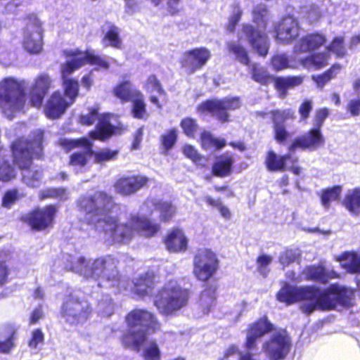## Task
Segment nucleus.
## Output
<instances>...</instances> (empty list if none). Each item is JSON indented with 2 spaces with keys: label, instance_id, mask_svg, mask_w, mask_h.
Masks as SVG:
<instances>
[{
  "label": "nucleus",
  "instance_id": "obj_1",
  "mask_svg": "<svg viewBox=\"0 0 360 360\" xmlns=\"http://www.w3.org/2000/svg\"><path fill=\"white\" fill-rule=\"evenodd\" d=\"M78 206L84 214L83 220L98 232L100 240L108 244H126L136 233L151 237L160 230L159 224L144 217L134 215L127 222H118L113 214L118 208L112 197L103 192L81 197Z\"/></svg>",
  "mask_w": 360,
  "mask_h": 360
},
{
  "label": "nucleus",
  "instance_id": "obj_2",
  "mask_svg": "<svg viewBox=\"0 0 360 360\" xmlns=\"http://www.w3.org/2000/svg\"><path fill=\"white\" fill-rule=\"evenodd\" d=\"M353 295L348 288L333 284L326 289L315 286L297 287L285 284L277 293V299L287 304L302 301L301 311L310 314L316 309L329 310L347 304Z\"/></svg>",
  "mask_w": 360,
  "mask_h": 360
},
{
  "label": "nucleus",
  "instance_id": "obj_3",
  "mask_svg": "<svg viewBox=\"0 0 360 360\" xmlns=\"http://www.w3.org/2000/svg\"><path fill=\"white\" fill-rule=\"evenodd\" d=\"M43 131L37 129L33 132V139L20 138L11 143L13 161L22 170V181L27 186L36 187L39 185L41 171L30 168L32 160L39 158L42 154Z\"/></svg>",
  "mask_w": 360,
  "mask_h": 360
},
{
  "label": "nucleus",
  "instance_id": "obj_4",
  "mask_svg": "<svg viewBox=\"0 0 360 360\" xmlns=\"http://www.w3.org/2000/svg\"><path fill=\"white\" fill-rule=\"evenodd\" d=\"M64 54L67 58L66 62L61 66L64 97L72 105L79 95V86L77 80L68 78V76L86 63L96 65L100 69L108 70L109 61L105 57L96 55L92 50L82 52L77 49H70L65 51Z\"/></svg>",
  "mask_w": 360,
  "mask_h": 360
},
{
  "label": "nucleus",
  "instance_id": "obj_5",
  "mask_svg": "<svg viewBox=\"0 0 360 360\" xmlns=\"http://www.w3.org/2000/svg\"><path fill=\"white\" fill-rule=\"evenodd\" d=\"M129 328L128 333L122 338L124 347L135 351H140L143 342L146 341V329L155 331L159 328V323L150 311L136 309L131 311L126 316Z\"/></svg>",
  "mask_w": 360,
  "mask_h": 360
},
{
  "label": "nucleus",
  "instance_id": "obj_6",
  "mask_svg": "<svg viewBox=\"0 0 360 360\" xmlns=\"http://www.w3.org/2000/svg\"><path fill=\"white\" fill-rule=\"evenodd\" d=\"M64 259L65 269L79 273L86 278H105L111 280L117 275V262L110 255L87 262L82 256L66 255Z\"/></svg>",
  "mask_w": 360,
  "mask_h": 360
},
{
  "label": "nucleus",
  "instance_id": "obj_7",
  "mask_svg": "<svg viewBox=\"0 0 360 360\" xmlns=\"http://www.w3.org/2000/svg\"><path fill=\"white\" fill-rule=\"evenodd\" d=\"M188 300V291L175 280L165 283L154 298V305L163 315H174L184 307Z\"/></svg>",
  "mask_w": 360,
  "mask_h": 360
},
{
  "label": "nucleus",
  "instance_id": "obj_8",
  "mask_svg": "<svg viewBox=\"0 0 360 360\" xmlns=\"http://www.w3.org/2000/svg\"><path fill=\"white\" fill-rule=\"evenodd\" d=\"M23 80L8 77L0 81V108L9 119L19 112L25 105Z\"/></svg>",
  "mask_w": 360,
  "mask_h": 360
},
{
  "label": "nucleus",
  "instance_id": "obj_9",
  "mask_svg": "<svg viewBox=\"0 0 360 360\" xmlns=\"http://www.w3.org/2000/svg\"><path fill=\"white\" fill-rule=\"evenodd\" d=\"M252 20L258 26L255 30L249 24L243 25L238 34L239 41L247 39L252 48L262 56H265L269 50V42L266 34L260 29L264 30L268 20V12L265 5H257L252 11Z\"/></svg>",
  "mask_w": 360,
  "mask_h": 360
},
{
  "label": "nucleus",
  "instance_id": "obj_10",
  "mask_svg": "<svg viewBox=\"0 0 360 360\" xmlns=\"http://www.w3.org/2000/svg\"><path fill=\"white\" fill-rule=\"evenodd\" d=\"M291 348V340L285 330L274 331L265 341L262 352L268 360H284Z\"/></svg>",
  "mask_w": 360,
  "mask_h": 360
},
{
  "label": "nucleus",
  "instance_id": "obj_11",
  "mask_svg": "<svg viewBox=\"0 0 360 360\" xmlns=\"http://www.w3.org/2000/svg\"><path fill=\"white\" fill-rule=\"evenodd\" d=\"M113 117L110 114L100 115L98 108H90L86 113L80 115L79 123L89 126L98 120L96 129L90 132V136L94 139L104 141L114 132V127L111 122V119Z\"/></svg>",
  "mask_w": 360,
  "mask_h": 360
},
{
  "label": "nucleus",
  "instance_id": "obj_12",
  "mask_svg": "<svg viewBox=\"0 0 360 360\" xmlns=\"http://www.w3.org/2000/svg\"><path fill=\"white\" fill-rule=\"evenodd\" d=\"M43 34L42 22L35 14H30L23 32L24 49L32 54L39 53L43 49Z\"/></svg>",
  "mask_w": 360,
  "mask_h": 360
},
{
  "label": "nucleus",
  "instance_id": "obj_13",
  "mask_svg": "<svg viewBox=\"0 0 360 360\" xmlns=\"http://www.w3.org/2000/svg\"><path fill=\"white\" fill-rule=\"evenodd\" d=\"M59 145L66 150L79 147L84 148V152L74 153L70 158L69 164L77 172L82 170L93 154L92 144L86 138L77 139H61L59 140Z\"/></svg>",
  "mask_w": 360,
  "mask_h": 360
},
{
  "label": "nucleus",
  "instance_id": "obj_14",
  "mask_svg": "<svg viewBox=\"0 0 360 360\" xmlns=\"http://www.w3.org/2000/svg\"><path fill=\"white\" fill-rule=\"evenodd\" d=\"M91 309L86 300H79L75 295H71L64 302L62 315L70 324L84 323L89 317Z\"/></svg>",
  "mask_w": 360,
  "mask_h": 360
},
{
  "label": "nucleus",
  "instance_id": "obj_15",
  "mask_svg": "<svg viewBox=\"0 0 360 360\" xmlns=\"http://www.w3.org/2000/svg\"><path fill=\"white\" fill-rule=\"evenodd\" d=\"M218 259L215 253L208 249L200 250L193 261V274L200 281H206L217 271Z\"/></svg>",
  "mask_w": 360,
  "mask_h": 360
},
{
  "label": "nucleus",
  "instance_id": "obj_16",
  "mask_svg": "<svg viewBox=\"0 0 360 360\" xmlns=\"http://www.w3.org/2000/svg\"><path fill=\"white\" fill-rule=\"evenodd\" d=\"M240 106V101L238 98H226L223 100H211L202 103L198 105V110L201 112H210L224 122L228 121L229 118L226 111L236 110Z\"/></svg>",
  "mask_w": 360,
  "mask_h": 360
},
{
  "label": "nucleus",
  "instance_id": "obj_17",
  "mask_svg": "<svg viewBox=\"0 0 360 360\" xmlns=\"http://www.w3.org/2000/svg\"><path fill=\"white\" fill-rule=\"evenodd\" d=\"M211 56L210 51L206 48H196L184 53L181 64L189 73H193L203 67Z\"/></svg>",
  "mask_w": 360,
  "mask_h": 360
},
{
  "label": "nucleus",
  "instance_id": "obj_18",
  "mask_svg": "<svg viewBox=\"0 0 360 360\" xmlns=\"http://www.w3.org/2000/svg\"><path fill=\"white\" fill-rule=\"evenodd\" d=\"M56 212V208L49 205L42 209L36 210L24 217V220L29 224L32 229L41 231L52 225Z\"/></svg>",
  "mask_w": 360,
  "mask_h": 360
},
{
  "label": "nucleus",
  "instance_id": "obj_19",
  "mask_svg": "<svg viewBox=\"0 0 360 360\" xmlns=\"http://www.w3.org/2000/svg\"><path fill=\"white\" fill-rule=\"evenodd\" d=\"M276 39L278 43L290 44L295 39L300 32L297 19L292 16H287L276 27Z\"/></svg>",
  "mask_w": 360,
  "mask_h": 360
},
{
  "label": "nucleus",
  "instance_id": "obj_20",
  "mask_svg": "<svg viewBox=\"0 0 360 360\" xmlns=\"http://www.w3.org/2000/svg\"><path fill=\"white\" fill-rule=\"evenodd\" d=\"M72 105L59 91H54L47 99L44 113L49 119L60 117Z\"/></svg>",
  "mask_w": 360,
  "mask_h": 360
},
{
  "label": "nucleus",
  "instance_id": "obj_21",
  "mask_svg": "<svg viewBox=\"0 0 360 360\" xmlns=\"http://www.w3.org/2000/svg\"><path fill=\"white\" fill-rule=\"evenodd\" d=\"M324 143V138L321 129L314 127L305 135L297 138L290 146V151L297 148L316 150Z\"/></svg>",
  "mask_w": 360,
  "mask_h": 360
},
{
  "label": "nucleus",
  "instance_id": "obj_22",
  "mask_svg": "<svg viewBox=\"0 0 360 360\" xmlns=\"http://www.w3.org/2000/svg\"><path fill=\"white\" fill-rule=\"evenodd\" d=\"M273 330V325L265 318L251 324L246 337V348L250 351L257 347V341Z\"/></svg>",
  "mask_w": 360,
  "mask_h": 360
},
{
  "label": "nucleus",
  "instance_id": "obj_23",
  "mask_svg": "<svg viewBox=\"0 0 360 360\" xmlns=\"http://www.w3.org/2000/svg\"><path fill=\"white\" fill-rule=\"evenodd\" d=\"M51 79L45 74L40 75L35 79L30 92V99L32 106L39 108L41 105L44 96L51 87Z\"/></svg>",
  "mask_w": 360,
  "mask_h": 360
},
{
  "label": "nucleus",
  "instance_id": "obj_24",
  "mask_svg": "<svg viewBox=\"0 0 360 360\" xmlns=\"http://www.w3.org/2000/svg\"><path fill=\"white\" fill-rule=\"evenodd\" d=\"M271 115L274 123V137L278 142L282 143L289 135L284 126V122L288 120L294 119L295 112L290 109H287L284 110L272 111Z\"/></svg>",
  "mask_w": 360,
  "mask_h": 360
},
{
  "label": "nucleus",
  "instance_id": "obj_25",
  "mask_svg": "<svg viewBox=\"0 0 360 360\" xmlns=\"http://www.w3.org/2000/svg\"><path fill=\"white\" fill-rule=\"evenodd\" d=\"M148 182L143 176H132L118 180L115 184L117 192L123 195H130L142 188Z\"/></svg>",
  "mask_w": 360,
  "mask_h": 360
},
{
  "label": "nucleus",
  "instance_id": "obj_26",
  "mask_svg": "<svg viewBox=\"0 0 360 360\" xmlns=\"http://www.w3.org/2000/svg\"><path fill=\"white\" fill-rule=\"evenodd\" d=\"M165 244L169 252H185L188 248V239L181 229H175L167 235Z\"/></svg>",
  "mask_w": 360,
  "mask_h": 360
},
{
  "label": "nucleus",
  "instance_id": "obj_27",
  "mask_svg": "<svg viewBox=\"0 0 360 360\" xmlns=\"http://www.w3.org/2000/svg\"><path fill=\"white\" fill-rule=\"evenodd\" d=\"M324 36L320 34H311L302 37L295 45L294 52L302 53L311 52L322 46L325 42Z\"/></svg>",
  "mask_w": 360,
  "mask_h": 360
},
{
  "label": "nucleus",
  "instance_id": "obj_28",
  "mask_svg": "<svg viewBox=\"0 0 360 360\" xmlns=\"http://www.w3.org/2000/svg\"><path fill=\"white\" fill-rule=\"evenodd\" d=\"M303 275L307 280L318 281L326 283L330 278H336L339 275L334 270L319 266H309L303 271Z\"/></svg>",
  "mask_w": 360,
  "mask_h": 360
},
{
  "label": "nucleus",
  "instance_id": "obj_29",
  "mask_svg": "<svg viewBox=\"0 0 360 360\" xmlns=\"http://www.w3.org/2000/svg\"><path fill=\"white\" fill-rule=\"evenodd\" d=\"M132 291L140 297L151 295L155 286V277L150 274L140 276L134 282Z\"/></svg>",
  "mask_w": 360,
  "mask_h": 360
},
{
  "label": "nucleus",
  "instance_id": "obj_30",
  "mask_svg": "<svg viewBox=\"0 0 360 360\" xmlns=\"http://www.w3.org/2000/svg\"><path fill=\"white\" fill-rule=\"evenodd\" d=\"M341 266L349 273H360V254L356 252H345L335 257Z\"/></svg>",
  "mask_w": 360,
  "mask_h": 360
},
{
  "label": "nucleus",
  "instance_id": "obj_31",
  "mask_svg": "<svg viewBox=\"0 0 360 360\" xmlns=\"http://www.w3.org/2000/svg\"><path fill=\"white\" fill-rule=\"evenodd\" d=\"M144 206L154 207L160 212V219L163 221H169L176 213V207L169 201H158L148 200Z\"/></svg>",
  "mask_w": 360,
  "mask_h": 360
},
{
  "label": "nucleus",
  "instance_id": "obj_32",
  "mask_svg": "<svg viewBox=\"0 0 360 360\" xmlns=\"http://www.w3.org/2000/svg\"><path fill=\"white\" fill-rule=\"evenodd\" d=\"M329 55L327 52L309 56L300 60V64L307 70H316L328 65Z\"/></svg>",
  "mask_w": 360,
  "mask_h": 360
},
{
  "label": "nucleus",
  "instance_id": "obj_33",
  "mask_svg": "<svg viewBox=\"0 0 360 360\" xmlns=\"http://www.w3.org/2000/svg\"><path fill=\"white\" fill-rule=\"evenodd\" d=\"M145 90L150 94V101L152 103L155 104L158 108H161L157 95L161 96L165 94V91L155 75H150L147 79L144 84Z\"/></svg>",
  "mask_w": 360,
  "mask_h": 360
},
{
  "label": "nucleus",
  "instance_id": "obj_34",
  "mask_svg": "<svg viewBox=\"0 0 360 360\" xmlns=\"http://www.w3.org/2000/svg\"><path fill=\"white\" fill-rule=\"evenodd\" d=\"M291 158L290 155L279 156L274 151H269L266 157L265 164L269 171H283L285 169L288 161Z\"/></svg>",
  "mask_w": 360,
  "mask_h": 360
},
{
  "label": "nucleus",
  "instance_id": "obj_35",
  "mask_svg": "<svg viewBox=\"0 0 360 360\" xmlns=\"http://www.w3.org/2000/svg\"><path fill=\"white\" fill-rule=\"evenodd\" d=\"M343 205L354 214L360 212V188L349 190L342 201Z\"/></svg>",
  "mask_w": 360,
  "mask_h": 360
},
{
  "label": "nucleus",
  "instance_id": "obj_36",
  "mask_svg": "<svg viewBox=\"0 0 360 360\" xmlns=\"http://www.w3.org/2000/svg\"><path fill=\"white\" fill-rule=\"evenodd\" d=\"M233 162V158L229 155H223L218 158L212 167L213 173L221 177L229 175Z\"/></svg>",
  "mask_w": 360,
  "mask_h": 360
},
{
  "label": "nucleus",
  "instance_id": "obj_37",
  "mask_svg": "<svg viewBox=\"0 0 360 360\" xmlns=\"http://www.w3.org/2000/svg\"><path fill=\"white\" fill-rule=\"evenodd\" d=\"M106 32L102 39V44L105 47L112 46L119 49L122 44L120 37V29L114 25L107 24Z\"/></svg>",
  "mask_w": 360,
  "mask_h": 360
},
{
  "label": "nucleus",
  "instance_id": "obj_38",
  "mask_svg": "<svg viewBox=\"0 0 360 360\" xmlns=\"http://www.w3.org/2000/svg\"><path fill=\"white\" fill-rule=\"evenodd\" d=\"M6 150L0 149V181H9L14 179L16 176V172L14 167L9 162L8 159H6Z\"/></svg>",
  "mask_w": 360,
  "mask_h": 360
},
{
  "label": "nucleus",
  "instance_id": "obj_39",
  "mask_svg": "<svg viewBox=\"0 0 360 360\" xmlns=\"http://www.w3.org/2000/svg\"><path fill=\"white\" fill-rule=\"evenodd\" d=\"M135 92H139V91L134 90L129 81L120 83L113 89L114 95L123 102L131 100L136 96Z\"/></svg>",
  "mask_w": 360,
  "mask_h": 360
},
{
  "label": "nucleus",
  "instance_id": "obj_40",
  "mask_svg": "<svg viewBox=\"0 0 360 360\" xmlns=\"http://www.w3.org/2000/svg\"><path fill=\"white\" fill-rule=\"evenodd\" d=\"M215 299L214 289L207 288L202 292L199 300V307L203 314H207L210 312L215 304Z\"/></svg>",
  "mask_w": 360,
  "mask_h": 360
},
{
  "label": "nucleus",
  "instance_id": "obj_41",
  "mask_svg": "<svg viewBox=\"0 0 360 360\" xmlns=\"http://www.w3.org/2000/svg\"><path fill=\"white\" fill-rule=\"evenodd\" d=\"M303 82L301 76L288 77H279L276 80V86L283 96L285 94V90L300 85Z\"/></svg>",
  "mask_w": 360,
  "mask_h": 360
},
{
  "label": "nucleus",
  "instance_id": "obj_42",
  "mask_svg": "<svg viewBox=\"0 0 360 360\" xmlns=\"http://www.w3.org/2000/svg\"><path fill=\"white\" fill-rule=\"evenodd\" d=\"M136 96L132 99V114L133 116L138 119H145L148 117V113L146 109V103L144 102L143 94L139 92H135Z\"/></svg>",
  "mask_w": 360,
  "mask_h": 360
},
{
  "label": "nucleus",
  "instance_id": "obj_43",
  "mask_svg": "<svg viewBox=\"0 0 360 360\" xmlns=\"http://www.w3.org/2000/svg\"><path fill=\"white\" fill-rule=\"evenodd\" d=\"M202 147L205 150L221 149L226 145L224 139H219L214 137L210 132L204 131L201 136Z\"/></svg>",
  "mask_w": 360,
  "mask_h": 360
},
{
  "label": "nucleus",
  "instance_id": "obj_44",
  "mask_svg": "<svg viewBox=\"0 0 360 360\" xmlns=\"http://www.w3.org/2000/svg\"><path fill=\"white\" fill-rule=\"evenodd\" d=\"M341 186H335L327 189L323 190L321 195V205L326 209L330 207L332 201L337 200L342 193Z\"/></svg>",
  "mask_w": 360,
  "mask_h": 360
},
{
  "label": "nucleus",
  "instance_id": "obj_45",
  "mask_svg": "<svg viewBox=\"0 0 360 360\" xmlns=\"http://www.w3.org/2000/svg\"><path fill=\"white\" fill-rule=\"evenodd\" d=\"M203 200L209 205L214 208L217 209L221 216L226 220H229L231 217V212L229 208L223 204L221 200L214 199L210 195H205L203 197Z\"/></svg>",
  "mask_w": 360,
  "mask_h": 360
},
{
  "label": "nucleus",
  "instance_id": "obj_46",
  "mask_svg": "<svg viewBox=\"0 0 360 360\" xmlns=\"http://www.w3.org/2000/svg\"><path fill=\"white\" fill-rule=\"evenodd\" d=\"M340 69L341 66L338 64H335L323 75L312 76V79L316 83L319 87L323 88L327 82H328L330 79L337 75Z\"/></svg>",
  "mask_w": 360,
  "mask_h": 360
},
{
  "label": "nucleus",
  "instance_id": "obj_47",
  "mask_svg": "<svg viewBox=\"0 0 360 360\" xmlns=\"http://www.w3.org/2000/svg\"><path fill=\"white\" fill-rule=\"evenodd\" d=\"M301 252L297 248L286 250L281 253L279 256V262L283 266H287L291 263L297 262L300 257Z\"/></svg>",
  "mask_w": 360,
  "mask_h": 360
},
{
  "label": "nucleus",
  "instance_id": "obj_48",
  "mask_svg": "<svg viewBox=\"0 0 360 360\" xmlns=\"http://www.w3.org/2000/svg\"><path fill=\"white\" fill-rule=\"evenodd\" d=\"M229 52L232 53L236 59L244 65H248L249 58L245 49L240 45L236 42L228 44Z\"/></svg>",
  "mask_w": 360,
  "mask_h": 360
},
{
  "label": "nucleus",
  "instance_id": "obj_49",
  "mask_svg": "<svg viewBox=\"0 0 360 360\" xmlns=\"http://www.w3.org/2000/svg\"><path fill=\"white\" fill-rule=\"evenodd\" d=\"M143 356L146 360L160 359L161 352L155 341L150 340L146 342L143 349Z\"/></svg>",
  "mask_w": 360,
  "mask_h": 360
},
{
  "label": "nucleus",
  "instance_id": "obj_50",
  "mask_svg": "<svg viewBox=\"0 0 360 360\" xmlns=\"http://www.w3.org/2000/svg\"><path fill=\"white\" fill-rule=\"evenodd\" d=\"M118 154L117 150H113L108 148L102 149L98 152H94L92 156L94 157V162L102 164L105 162L116 159Z\"/></svg>",
  "mask_w": 360,
  "mask_h": 360
},
{
  "label": "nucleus",
  "instance_id": "obj_51",
  "mask_svg": "<svg viewBox=\"0 0 360 360\" xmlns=\"http://www.w3.org/2000/svg\"><path fill=\"white\" fill-rule=\"evenodd\" d=\"M39 197L41 199L57 198L61 200H65L68 197L67 191L64 188H46L40 191Z\"/></svg>",
  "mask_w": 360,
  "mask_h": 360
},
{
  "label": "nucleus",
  "instance_id": "obj_52",
  "mask_svg": "<svg viewBox=\"0 0 360 360\" xmlns=\"http://www.w3.org/2000/svg\"><path fill=\"white\" fill-rule=\"evenodd\" d=\"M273 262V257L262 255L257 259V269L263 276H266L270 271L269 266Z\"/></svg>",
  "mask_w": 360,
  "mask_h": 360
},
{
  "label": "nucleus",
  "instance_id": "obj_53",
  "mask_svg": "<svg viewBox=\"0 0 360 360\" xmlns=\"http://www.w3.org/2000/svg\"><path fill=\"white\" fill-rule=\"evenodd\" d=\"M23 196L24 194L20 193L16 189L8 191L3 197L2 205L4 207L10 208L17 200Z\"/></svg>",
  "mask_w": 360,
  "mask_h": 360
},
{
  "label": "nucleus",
  "instance_id": "obj_54",
  "mask_svg": "<svg viewBox=\"0 0 360 360\" xmlns=\"http://www.w3.org/2000/svg\"><path fill=\"white\" fill-rule=\"evenodd\" d=\"M177 129H172L162 135V143L166 150L171 149L174 146L177 139Z\"/></svg>",
  "mask_w": 360,
  "mask_h": 360
},
{
  "label": "nucleus",
  "instance_id": "obj_55",
  "mask_svg": "<svg viewBox=\"0 0 360 360\" xmlns=\"http://www.w3.org/2000/svg\"><path fill=\"white\" fill-rule=\"evenodd\" d=\"M251 72L252 77L255 81L261 84H265L267 82L269 74L264 68L259 67L256 64H253L251 67Z\"/></svg>",
  "mask_w": 360,
  "mask_h": 360
},
{
  "label": "nucleus",
  "instance_id": "obj_56",
  "mask_svg": "<svg viewBox=\"0 0 360 360\" xmlns=\"http://www.w3.org/2000/svg\"><path fill=\"white\" fill-rule=\"evenodd\" d=\"M342 37H335L329 46L328 51L334 53L337 56H343L346 54V49L343 44Z\"/></svg>",
  "mask_w": 360,
  "mask_h": 360
},
{
  "label": "nucleus",
  "instance_id": "obj_57",
  "mask_svg": "<svg viewBox=\"0 0 360 360\" xmlns=\"http://www.w3.org/2000/svg\"><path fill=\"white\" fill-rule=\"evenodd\" d=\"M181 127L184 134L188 137H193L198 129L195 121L191 118L184 119L181 122Z\"/></svg>",
  "mask_w": 360,
  "mask_h": 360
},
{
  "label": "nucleus",
  "instance_id": "obj_58",
  "mask_svg": "<svg viewBox=\"0 0 360 360\" xmlns=\"http://www.w3.org/2000/svg\"><path fill=\"white\" fill-rule=\"evenodd\" d=\"M15 331L10 328L8 332V337L4 340H0V352L7 353L14 347V335Z\"/></svg>",
  "mask_w": 360,
  "mask_h": 360
},
{
  "label": "nucleus",
  "instance_id": "obj_59",
  "mask_svg": "<svg viewBox=\"0 0 360 360\" xmlns=\"http://www.w3.org/2000/svg\"><path fill=\"white\" fill-rule=\"evenodd\" d=\"M271 64L273 68L278 71L287 68H295L288 63V58L285 55H278L272 58Z\"/></svg>",
  "mask_w": 360,
  "mask_h": 360
},
{
  "label": "nucleus",
  "instance_id": "obj_60",
  "mask_svg": "<svg viewBox=\"0 0 360 360\" xmlns=\"http://www.w3.org/2000/svg\"><path fill=\"white\" fill-rule=\"evenodd\" d=\"M241 15L242 11L238 4H234L232 8L231 15L228 23V29L229 31L232 32L234 30L235 26L239 22Z\"/></svg>",
  "mask_w": 360,
  "mask_h": 360
},
{
  "label": "nucleus",
  "instance_id": "obj_61",
  "mask_svg": "<svg viewBox=\"0 0 360 360\" xmlns=\"http://www.w3.org/2000/svg\"><path fill=\"white\" fill-rule=\"evenodd\" d=\"M182 153L186 158L195 163L199 162L201 160L200 155L198 153L195 148L191 145H184L182 147Z\"/></svg>",
  "mask_w": 360,
  "mask_h": 360
},
{
  "label": "nucleus",
  "instance_id": "obj_62",
  "mask_svg": "<svg viewBox=\"0 0 360 360\" xmlns=\"http://www.w3.org/2000/svg\"><path fill=\"white\" fill-rule=\"evenodd\" d=\"M328 115L329 110L328 108H323L317 110L313 120L314 127L321 129Z\"/></svg>",
  "mask_w": 360,
  "mask_h": 360
},
{
  "label": "nucleus",
  "instance_id": "obj_63",
  "mask_svg": "<svg viewBox=\"0 0 360 360\" xmlns=\"http://www.w3.org/2000/svg\"><path fill=\"white\" fill-rule=\"evenodd\" d=\"M114 311V306L110 299L108 297L98 303V312L105 316H109Z\"/></svg>",
  "mask_w": 360,
  "mask_h": 360
},
{
  "label": "nucleus",
  "instance_id": "obj_64",
  "mask_svg": "<svg viewBox=\"0 0 360 360\" xmlns=\"http://www.w3.org/2000/svg\"><path fill=\"white\" fill-rule=\"evenodd\" d=\"M347 110L352 116L360 115V98L351 99L347 105Z\"/></svg>",
  "mask_w": 360,
  "mask_h": 360
}]
</instances>
